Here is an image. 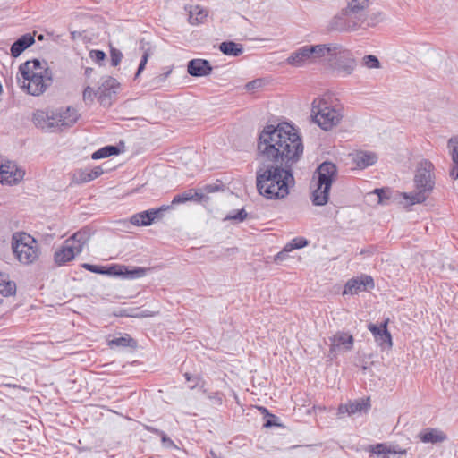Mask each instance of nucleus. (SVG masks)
Returning a JSON list of instances; mask_svg holds the SVG:
<instances>
[{"instance_id":"obj_1","label":"nucleus","mask_w":458,"mask_h":458,"mask_svg":"<svg viewBox=\"0 0 458 458\" xmlns=\"http://www.w3.org/2000/svg\"><path fill=\"white\" fill-rule=\"evenodd\" d=\"M304 152L299 130L290 123L267 124L257 140L256 188L267 199H281L294 186L293 166Z\"/></svg>"},{"instance_id":"obj_2","label":"nucleus","mask_w":458,"mask_h":458,"mask_svg":"<svg viewBox=\"0 0 458 458\" xmlns=\"http://www.w3.org/2000/svg\"><path fill=\"white\" fill-rule=\"evenodd\" d=\"M16 78L28 94L40 96L53 83V72L47 62L35 58L20 64Z\"/></svg>"},{"instance_id":"obj_3","label":"nucleus","mask_w":458,"mask_h":458,"mask_svg":"<svg viewBox=\"0 0 458 458\" xmlns=\"http://www.w3.org/2000/svg\"><path fill=\"white\" fill-rule=\"evenodd\" d=\"M435 166L428 159H422L414 172V191L401 193L403 199L408 200L407 205L420 204L427 200L435 188Z\"/></svg>"},{"instance_id":"obj_4","label":"nucleus","mask_w":458,"mask_h":458,"mask_svg":"<svg viewBox=\"0 0 458 458\" xmlns=\"http://www.w3.org/2000/svg\"><path fill=\"white\" fill-rule=\"evenodd\" d=\"M311 116L322 130L329 131L343 119V107L325 98H316L312 102Z\"/></svg>"},{"instance_id":"obj_5","label":"nucleus","mask_w":458,"mask_h":458,"mask_svg":"<svg viewBox=\"0 0 458 458\" xmlns=\"http://www.w3.org/2000/svg\"><path fill=\"white\" fill-rule=\"evenodd\" d=\"M12 249L15 258L23 265L34 263L40 255L38 242L26 233H16L13 235Z\"/></svg>"},{"instance_id":"obj_6","label":"nucleus","mask_w":458,"mask_h":458,"mask_svg":"<svg viewBox=\"0 0 458 458\" xmlns=\"http://www.w3.org/2000/svg\"><path fill=\"white\" fill-rule=\"evenodd\" d=\"M328 65L337 76L345 78L353 72L357 64L352 53L338 45V49L328 59Z\"/></svg>"},{"instance_id":"obj_7","label":"nucleus","mask_w":458,"mask_h":458,"mask_svg":"<svg viewBox=\"0 0 458 458\" xmlns=\"http://www.w3.org/2000/svg\"><path fill=\"white\" fill-rule=\"evenodd\" d=\"M361 26L360 21H356L345 8H343L331 19L327 29L329 31L351 32L358 30Z\"/></svg>"},{"instance_id":"obj_8","label":"nucleus","mask_w":458,"mask_h":458,"mask_svg":"<svg viewBox=\"0 0 458 458\" xmlns=\"http://www.w3.org/2000/svg\"><path fill=\"white\" fill-rule=\"evenodd\" d=\"M389 318L385 319L379 325L369 323L367 328L371 332L375 342L381 351H388L393 347L392 335L387 329Z\"/></svg>"},{"instance_id":"obj_9","label":"nucleus","mask_w":458,"mask_h":458,"mask_svg":"<svg viewBox=\"0 0 458 458\" xmlns=\"http://www.w3.org/2000/svg\"><path fill=\"white\" fill-rule=\"evenodd\" d=\"M375 283L371 276L361 275L360 276L349 279L344 284L343 295H355L360 292H366L374 289Z\"/></svg>"},{"instance_id":"obj_10","label":"nucleus","mask_w":458,"mask_h":458,"mask_svg":"<svg viewBox=\"0 0 458 458\" xmlns=\"http://www.w3.org/2000/svg\"><path fill=\"white\" fill-rule=\"evenodd\" d=\"M337 166L331 161L322 162L316 169L314 177L317 175V182L325 185L326 191L331 190L333 182L337 177Z\"/></svg>"},{"instance_id":"obj_11","label":"nucleus","mask_w":458,"mask_h":458,"mask_svg":"<svg viewBox=\"0 0 458 458\" xmlns=\"http://www.w3.org/2000/svg\"><path fill=\"white\" fill-rule=\"evenodd\" d=\"M32 122L35 126L47 132L58 131V122L55 113L49 114L42 110L33 114Z\"/></svg>"},{"instance_id":"obj_12","label":"nucleus","mask_w":458,"mask_h":458,"mask_svg":"<svg viewBox=\"0 0 458 458\" xmlns=\"http://www.w3.org/2000/svg\"><path fill=\"white\" fill-rule=\"evenodd\" d=\"M24 175V172L18 169L13 162L7 161L0 165V182L6 184H15L20 182Z\"/></svg>"},{"instance_id":"obj_13","label":"nucleus","mask_w":458,"mask_h":458,"mask_svg":"<svg viewBox=\"0 0 458 458\" xmlns=\"http://www.w3.org/2000/svg\"><path fill=\"white\" fill-rule=\"evenodd\" d=\"M111 269H113V271H111V273H113L112 276H119L125 279H137L143 277L149 270V268L146 267H130L128 266L120 264H112Z\"/></svg>"},{"instance_id":"obj_14","label":"nucleus","mask_w":458,"mask_h":458,"mask_svg":"<svg viewBox=\"0 0 458 458\" xmlns=\"http://www.w3.org/2000/svg\"><path fill=\"white\" fill-rule=\"evenodd\" d=\"M369 408H370L369 398H367V399L360 398L358 400H354L353 402L350 401L349 403H344V404L341 403L337 409V415L343 416L346 413L348 415H352V414H355L357 412L367 413L368 411L369 410Z\"/></svg>"},{"instance_id":"obj_15","label":"nucleus","mask_w":458,"mask_h":458,"mask_svg":"<svg viewBox=\"0 0 458 458\" xmlns=\"http://www.w3.org/2000/svg\"><path fill=\"white\" fill-rule=\"evenodd\" d=\"M332 344L329 347V353L333 354L337 349L342 347L344 352L351 351L353 348L354 338L352 335L347 332H337L330 338Z\"/></svg>"},{"instance_id":"obj_16","label":"nucleus","mask_w":458,"mask_h":458,"mask_svg":"<svg viewBox=\"0 0 458 458\" xmlns=\"http://www.w3.org/2000/svg\"><path fill=\"white\" fill-rule=\"evenodd\" d=\"M338 45L339 44L335 43L308 45L312 63H315L318 59L326 56L327 59H330L334 53L338 49Z\"/></svg>"},{"instance_id":"obj_17","label":"nucleus","mask_w":458,"mask_h":458,"mask_svg":"<svg viewBox=\"0 0 458 458\" xmlns=\"http://www.w3.org/2000/svg\"><path fill=\"white\" fill-rule=\"evenodd\" d=\"M347 5L344 7L356 21L361 24L367 19V9L369 6V0H346Z\"/></svg>"},{"instance_id":"obj_18","label":"nucleus","mask_w":458,"mask_h":458,"mask_svg":"<svg viewBox=\"0 0 458 458\" xmlns=\"http://www.w3.org/2000/svg\"><path fill=\"white\" fill-rule=\"evenodd\" d=\"M212 70V65L206 59H191L187 64V72L192 77L207 76L211 73Z\"/></svg>"},{"instance_id":"obj_19","label":"nucleus","mask_w":458,"mask_h":458,"mask_svg":"<svg viewBox=\"0 0 458 458\" xmlns=\"http://www.w3.org/2000/svg\"><path fill=\"white\" fill-rule=\"evenodd\" d=\"M308 45L302 46L293 52L286 59L288 64L294 67H301L305 64H311L310 54L309 53Z\"/></svg>"},{"instance_id":"obj_20","label":"nucleus","mask_w":458,"mask_h":458,"mask_svg":"<svg viewBox=\"0 0 458 458\" xmlns=\"http://www.w3.org/2000/svg\"><path fill=\"white\" fill-rule=\"evenodd\" d=\"M418 437L425 444H437L447 440V435L437 428H427L418 434Z\"/></svg>"},{"instance_id":"obj_21","label":"nucleus","mask_w":458,"mask_h":458,"mask_svg":"<svg viewBox=\"0 0 458 458\" xmlns=\"http://www.w3.org/2000/svg\"><path fill=\"white\" fill-rule=\"evenodd\" d=\"M58 122V130L71 128L78 121L80 114L73 107L68 106L63 113L55 114Z\"/></svg>"},{"instance_id":"obj_22","label":"nucleus","mask_w":458,"mask_h":458,"mask_svg":"<svg viewBox=\"0 0 458 458\" xmlns=\"http://www.w3.org/2000/svg\"><path fill=\"white\" fill-rule=\"evenodd\" d=\"M35 43L34 36L30 33H26L18 38L10 47V55L13 57L20 56L28 47Z\"/></svg>"},{"instance_id":"obj_23","label":"nucleus","mask_w":458,"mask_h":458,"mask_svg":"<svg viewBox=\"0 0 458 458\" xmlns=\"http://www.w3.org/2000/svg\"><path fill=\"white\" fill-rule=\"evenodd\" d=\"M352 161L359 169H365L377 163V155L375 152L360 150L353 156Z\"/></svg>"},{"instance_id":"obj_24","label":"nucleus","mask_w":458,"mask_h":458,"mask_svg":"<svg viewBox=\"0 0 458 458\" xmlns=\"http://www.w3.org/2000/svg\"><path fill=\"white\" fill-rule=\"evenodd\" d=\"M124 151V143L120 141L117 145H106L93 152L91 157L94 160L118 156Z\"/></svg>"},{"instance_id":"obj_25","label":"nucleus","mask_w":458,"mask_h":458,"mask_svg":"<svg viewBox=\"0 0 458 458\" xmlns=\"http://www.w3.org/2000/svg\"><path fill=\"white\" fill-rule=\"evenodd\" d=\"M77 256L65 242L54 253V262L57 267L64 266Z\"/></svg>"},{"instance_id":"obj_26","label":"nucleus","mask_w":458,"mask_h":458,"mask_svg":"<svg viewBox=\"0 0 458 458\" xmlns=\"http://www.w3.org/2000/svg\"><path fill=\"white\" fill-rule=\"evenodd\" d=\"M330 190L326 191L325 185L316 182L315 189L311 192V202L314 206H324L328 202Z\"/></svg>"},{"instance_id":"obj_27","label":"nucleus","mask_w":458,"mask_h":458,"mask_svg":"<svg viewBox=\"0 0 458 458\" xmlns=\"http://www.w3.org/2000/svg\"><path fill=\"white\" fill-rule=\"evenodd\" d=\"M107 345L110 348L131 347L132 349H135L137 347V341L128 334H124V335L119 334V336L114 337L113 339L108 340Z\"/></svg>"},{"instance_id":"obj_28","label":"nucleus","mask_w":458,"mask_h":458,"mask_svg":"<svg viewBox=\"0 0 458 458\" xmlns=\"http://www.w3.org/2000/svg\"><path fill=\"white\" fill-rule=\"evenodd\" d=\"M219 50L225 55L239 56L243 53V47L241 44L233 41H224L219 45Z\"/></svg>"},{"instance_id":"obj_29","label":"nucleus","mask_w":458,"mask_h":458,"mask_svg":"<svg viewBox=\"0 0 458 458\" xmlns=\"http://www.w3.org/2000/svg\"><path fill=\"white\" fill-rule=\"evenodd\" d=\"M130 222L136 226H148L154 223L149 209L134 214Z\"/></svg>"},{"instance_id":"obj_30","label":"nucleus","mask_w":458,"mask_h":458,"mask_svg":"<svg viewBox=\"0 0 458 458\" xmlns=\"http://www.w3.org/2000/svg\"><path fill=\"white\" fill-rule=\"evenodd\" d=\"M183 377L187 382L191 383V385L189 386L190 389L192 390L197 387H199V389L202 390L203 393L207 392V390L204 388L205 381L203 380L200 375H192L189 372H185L183 374Z\"/></svg>"},{"instance_id":"obj_31","label":"nucleus","mask_w":458,"mask_h":458,"mask_svg":"<svg viewBox=\"0 0 458 458\" xmlns=\"http://www.w3.org/2000/svg\"><path fill=\"white\" fill-rule=\"evenodd\" d=\"M89 238L90 229L88 227H83L68 238V243L72 242H79L81 244L85 245L89 242Z\"/></svg>"},{"instance_id":"obj_32","label":"nucleus","mask_w":458,"mask_h":458,"mask_svg":"<svg viewBox=\"0 0 458 458\" xmlns=\"http://www.w3.org/2000/svg\"><path fill=\"white\" fill-rule=\"evenodd\" d=\"M89 238L90 229L88 227H83L68 238V243L72 242H79L81 244L85 245L89 242Z\"/></svg>"},{"instance_id":"obj_33","label":"nucleus","mask_w":458,"mask_h":458,"mask_svg":"<svg viewBox=\"0 0 458 458\" xmlns=\"http://www.w3.org/2000/svg\"><path fill=\"white\" fill-rule=\"evenodd\" d=\"M81 267L89 271V272H92V273H95V274H99V275H106V276H112L113 273H111V271H113V269H111V265L109 266H99V265H93V264H89V263H83L81 265Z\"/></svg>"},{"instance_id":"obj_34","label":"nucleus","mask_w":458,"mask_h":458,"mask_svg":"<svg viewBox=\"0 0 458 458\" xmlns=\"http://www.w3.org/2000/svg\"><path fill=\"white\" fill-rule=\"evenodd\" d=\"M309 244V241L304 237H295L284 245L285 251H292L306 247Z\"/></svg>"},{"instance_id":"obj_35","label":"nucleus","mask_w":458,"mask_h":458,"mask_svg":"<svg viewBox=\"0 0 458 458\" xmlns=\"http://www.w3.org/2000/svg\"><path fill=\"white\" fill-rule=\"evenodd\" d=\"M97 94L98 101L100 105L103 106H109L111 105L112 97L115 93L111 90H105V89L99 87Z\"/></svg>"},{"instance_id":"obj_36","label":"nucleus","mask_w":458,"mask_h":458,"mask_svg":"<svg viewBox=\"0 0 458 458\" xmlns=\"http://www.w3.org/2000/svg\"><path fill=\"white\" fill-rule=\"evenodd\" d=\"M141 49H143V54H142L140 62L139 64L138 69L134 75L135 80H137L140 77V75L141 74V72L144 71L146 64L148 61V58L152 55V51H151L150 47L145 48L144 47H141Z\"/></svg>"},{"instance_id":"obj_37","label":"nucleus","mask_w":458,"mask_h":458,"mask_svg":"<svg viewBox=\"0 0 458 458\" xmlns=\"http://www.w3.org/2000/svg\"><path fill=\"white\" fill-rule=\"evenodd\" d=\"M452 160L454 166L451 168L449 175L453 180H456L458 179V140L455 141V145L453 146Z\"/></svg>"},{"instance_id":"obj_38","label":"nucleus","mask_w":458,"mask_h":458,"mask_svg":"<svg viewBox=\"0 0 458 458\" xmlns=\"http://www.w3.org/2000/svg\"><path fill=\"white\" fill-rule=\"evenodd\" d=\"M16 293V284L13 281L4 282V284L0 283V293L3 296L8 297L14 295Z\"/></svg>"},{"instance_id":"obj_39","label":"nucleus","mask_w":458,"mask_h":458,"mask_svg":"<svg viewBox=\"0 0 458 458\" xmlns=\"http://www.w3.org/2000/svg\"><path fill=\"white\" fill-rule=\"evenodd\" d=\"M369 451L377 455H382L384 458H387L386 455L390 454L389 446L383 443L369 445Z\"/></svg>"},{"instance_id":"obj_40","label":"nucleus","mask_w":458,"mask_h":458,"mask_svg":"<svg viewBox=\"0 0 458 458\" xmlns=\"http://www.w3.org/2000/svg\"><path fill=\"white\" fill-rule=\"evenodd\" d=\"M248 214L246 212V210L244 208H241V209H236V210H233L232 212H230L225 219L226 220H234V221H237V222H242L243 220L246 219Z\"/></svg>"},{"instance_id":"obj_41","label":"nucleus","mask_w":458,"mask_h":458,"mask_svg":"<svg viewBox=\"0 0 458 458\" xmlns=\"http://www.w3.org/2000/svg\"><path fill=\"white\" fill-rule=\"evenodd\" d=\"M191 194V191L188 190V191H183L182 193L175 195L174 197L170 206L172 207L173 205L182 204V203H185L187 201L191 200L192 197Z\"/></svg>"},{"instance_id":"obj_42","label":"nucleus","mask_w":458,"mask_h":458,"mask_svg":"<svg viewBox=\"0 0 458 458\" xmlns=\"http://www.w3.org/2000/svg\"><path fill=\"white\" fill-rule=\"evenodd\" d=\"M362 64L368 68H379L380 62L374 55H367L362 58Z\"/></svg>"},{"instance_id":"obj_43","label":"nucleus","mask_w":458,"mask_h":458,"mask_svg":"<svg viewBox=\"0 0 458 458\" xmlns=\"http://www.w3.org/2000/svg\"><path fill=\"white\" fill-rule=\"evenodd\" d=\"M263 427L266 428H269L272 427H279L284 428V426L279 422V418L276 416L275 414L270 413L265 418V422L263 424Z\"/></svg>"},{"instance_id":"obj_44","label":"nucleus","mask_w":458,"mask_h":458,"mask_svg":"<svg viewBox=\"0 0 458 458\" xmlns=\"http://www.w3.org/2000/svg\"><path fill=\"white\" fill-rule=\"evenodd\" d=\"M120 86V83L114 77H108L106 80L103 81L100 87L105 89V90H111L114 93H116L115 89H118Z\"/></svg>"},{"instance_id":"obj_45","label":"nucleus","mask_w":458,"mask_h":458,"mask_svg":"<svg viewBox=\"0 0 458 458\" xmlns=\"http://www.w3.org/2000/svg\"><path fill=\"white\" fill-rule=\"evenodd\" d=\"M225 185L219 180L214 183H208L203 186L202 190L207 193H214L220 191H224Z\"/></svg>"},{"instance_id":"obj_46","label":"nucleus","mask_w":458,"mask_h":458,"mask_svg":"<svg viewBox=\"0 0 458 458\" xmlns=\"http://www.w3.org/2000/svg\"><path fill=\"white\" fill-rule=\"evenodd\" d=\"M123 56V55L119 49L111 47L110 57H111V65L112 66H114V67L117 66L121 63Z\"/></svg>"},{"instance_id":"obj_47","label":"nucleus","mask_w":458,"mask_h":458,"mask_svg":"<svg viewBox=\"0 0 458 458\" xmlns=\"http://www.w3.org/2000/svg\"><path fill=\"white\" fill-rule=\"evenodd\" d=\"M97 91H94L90 86H87L82 94L83 101L86 105H90L94 100V97H97Z\"/></svg>"},{"instance_id":"obj_48","label":"nucleus","mask_w":458,"mask_h":458,"mask_svg":"<svg viewBox=\"0 0 458 458\" xmlns=\"http://www.w3.org/2000/svg\"><path fill=\"white\" fill-rule=\"evenodd\" d=\"M132 311H138V308L123 309L120 310L119 316L129 318H147L152 316V314H132Z\"/></svg>"},{"instance_id":"obj_49","label":"nucleus","mask_w":458,"mask_h":458,"mask_svg":"<svg viewBox=\"0 0 458 458\" xmlns=\"http://www.w3.org/2000/svg\"><path fill=\"white\" fill-rule=\"evenodd\" d=\"M171 208L170 205H163L157 208H150L151 216H153V220L160 219L164 216V213Z\"/></svg>"},{"instance_id":"obj_50","label":"nucleus","mask_w":458,"mask_h":458,"mask_svg":"<svg viewBox=\"0 0 458 458\" xmlns=\"http://www.w3.org/2000/svg\"><path fill=\"white\" fill-rule=\"evenodd\" d=\"M89 57L96 63L101 64V62L105 61L106 55L102 50L94 49L89 52Z\"/></svg>"},{"instance_id":"obj_51","label":"nucleus","mask_w":458,"mask_h":458,"mask_svg":"<svg viewBox=\"0 0 458 458\" xmlns=\"http://www.w3.org/2000/svg\"><path fill=\"white\" fill-rule=\"evenodd\" d=\"M263 85H264V81L262 79H255V80H252L251 81H249L245 85V89L248 91H251V90L261 88Z\"/></svg>"},{"instance_id":"obj_52","label":"nucleus","mask_w":458,"mask_h":458,"mask_svg":"<svg viewBox=\"0 0 458 458\" xmlns=\"http://www.w3.org/2000/svg\"><path fill=\"white\" fill-rule=\"evenodd\" d=\"M104 170L101 166H95L89 170V177H87L88 180H95L98 177H99L101 174H103Z\"/></svg>"},{"instance_id":"obj_53","label":"nucleus","mask_w":458,"mask_h":458,"mask_svg":"<svg viewBox=\"0 0 458 458\" xmlns=\"http://www.w3.org/2000/svg\"><path fill=\"white\" fill-rule=\"evenodd\" d=\"M64 242H65L68 246H70L71 249L73 250V252L76 255H79L83 250L84 244H81V242H72L71 243L70 242L68 243V239H67Z\"/></svg>"},{"instance_id":"obj_54","label":"nucleus","mask_w":458,"mask_h":458,"mask_svg":"<svg viewBox=\"0 0 458 458\" xmlns=\"http://www.w3.org/2000/svg\"><path fill=\"white\" fill-rule=\"evenodd\" d=\"M161 442L165 447L167 448H176L175 444L174 441L165 434L164 433L161 437Z\"/></svg>"},{"instance_id":"obj_55","label":"nucleus","mask_w":458,"mask_h":458,"mask_svg":"<svg viewBox=\"0 0 458 458\" xmlns=\"http://www.w3.org/2000/svg\"><path fill=\"white\" fill-rule=\"evenodd\" d=\"M386 190H388V192L386 194H383L378 199V203L382 205H386L389 203V200L391 199L394 191H391L389 188H385Z\"/></svg>"},{"instance_id":"obj_56","label":"nucleus","mask_w":458,"mask_h":458,"mask_svg":"<svg viewBox=\"0 0 458 458\" xmlns=\"http://www.w3.org/2000/svg\"><path fill=\"white\" fill-rule=\"evenodd\" d=\"M190 191H191V200L193 201H197V202H200L204 198H205V195L198 191V190H194V189H190Z\"/></svg>"},{"instance_id":"obj_57","label":"nucleus","mask_w":458,"mask_h":458,"mask_svg":"<svg viewBox=\"0 0 458 458\" xmlns=\"http://www.w3.org/2000/svg\"><path fill=\"white\" fill-rule=\"evenodd\" d=\"M78 175H79V182H90L91 180H88L87 177H89V170L88 169H85V170H79L77 172Z\"/></svg>"},{"instance_id":"obj_58","label":"nucleus","mask_w":458,"mask_h":458,"mask_svg":"<svg viewBox=\"0 0 458 458\" xmlns=\"http://www.w3.org/2000/svg\"><path fill=\"white\" fill-rule=\"evenodd\" d=\"M144 428L149 432V433H152V434H155L158 437H161L165 432L161 429H158L153 426H149V425H144Z\"/></svg>"},{"instance_id":"obj_59","label":"nucleus","mask_w":458,"mask_h":458,"mask_svg":"<svg viewBox=\"0 0 458 458\" xmlns=\"http://www.w3.org/2000/svg\"><path fill=\"white\" fill-rule=\"evenodd\" d=\"M144 428L149 432V433H152V434H155L158 437H161L165 432L161 429H158L153 426H149V425H144Z\"/></svg>"},{"instance_id":"obj_60","label":"nucleus","mask_w":458,"mask_h":458,"mask_svg":"<svg viewBox=\"0 0 458 458\" xmlns=\"http://www.w3.org/2000/svg\"><path fill=\"white\" fill-rule=\"evenodd\" d=\"M390 454H406L407 451L405 449L401 448L399 445H391L389 446Z\"/></svg>"},{"instance_id":"obj_61","label":"nucleus","mask_w":458,"mask_h":458,"mask_svg":"<svg viewBox=\"0 0 458 458\" xmlns=\"http://www.w3.org/2000/svg\"><path fill=\"white\" fill-rule=\"evenodd\" d=\"M288 252H289V251H285V250H284V248L281 251H279V252L275 256V259H274L275 262H276V263H278L279 261L284 260V259L287 257V253H288Z\"/></svg>"},{"instance_id":"obj_62","label":"nucleus","mask_w":458,"mask_h":458,"mask_svg":"<svg viewBox=\"0 0 458 458\" xmlns=\"http://www.w3.org/2000/svg\"><path fill=\"white\" fill-rule=\"evenodd\" d=\"M222 396H223V394L220 393V392H216V393H213L212 395L208 394V398L210 399H216L218 401L219 403H222Z\"/></svg>"},{"instance_id":"obj_63","label":"nucleus","mask_w":458,"mask_h":458,"mask_svg":"<svg viewBox=\"0 0 458 458\" xmlns=\"http://www.w3.org/2000/svg\"><path fill=\"white\" fill-rule=\"evenodd\" d=\"M388 192V190H386L385 188H377L373 191V193L376 194L378 198Z\"/></svg>"},{"instance_id":"obj_64","label":"nucleus","mask_w":458,"mask_h":458,"mask_svg":"<svg viewBox=\"0 0 458 458\" xmlns=\"http://www.w3.org/2000/svg\"><path fill=\"white\" fill-rule=\"evenodd\" d=\"M258 410L264 415V419L270 414L269 411L266 407L259 406Z\"/></svg>"}]
</instances>
